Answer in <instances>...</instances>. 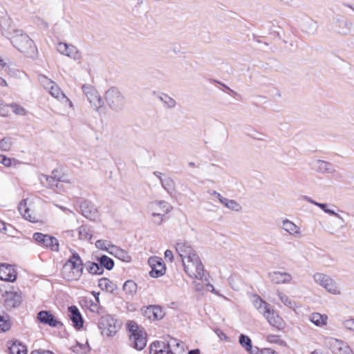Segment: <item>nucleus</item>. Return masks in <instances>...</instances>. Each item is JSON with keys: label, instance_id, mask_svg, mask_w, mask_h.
I'll return each mask as SVG.
<instances>
[{"label": "nucleus", "instance_id": "1", "mask_svg": "<svg viewBox=\"0 0 354 354\" xmlns=\"http://www.w3.org/2000/svg\"><path fill=\"white\" fill-rule=\"evenodd\" d=\"M176 249L182 259L186 274L194 280L205 279L204 266L196 251L185 243H177Z\"/></svg>", "mask_w": 354, "mask_h": 354}, {"label": "nucleus", "instance_id": "2", "mask_svg": "<svg viewBox=\"0 0 354 354\" xmlns=\"http://www.w3.org/2000/svg\"><path fill=\"white\" fill-rule=\"evenodd\" d=\"M253 305L272 327L277 330H283L286 328V323L279 313L259 296L254 297Z\"/></svg>", "mask_w": 354, "mask_h": 354}, {"label": "nucleus", "instance_id": "3", "mask_svg": "<svg viewBox=\"0 0 354 354\" xmlns=\"http://www.w3.org/2000/svg\"><path fill=\"white\" fill-rule=\"evenodd\" d=\"M83 271V261L80 255L74 252L64 264L61 275L66 281H75L81 278Z\"/></svg>", "mask_w": 354, "mask_h": 354}, {"label": "nucleus", "instance_id": "4", "mask_svg": "<svg viewBox=\"0 0 354 354\" xmlns=\"http://www.w3.org/2000/svg\"><path fill=\"white\" fill-rule=\"evenodd\" d=\"M127 329L130 333V339L134 347L138 350H142L147 345V334L135 321L127 322Z\"/></svg>", "mask_w": 354, "mask_h": 354}, {"label": "nucleus", "instance_id": "5", "mask_svg": "<svg viewBox=\"0 0 354 354\" xmlns=\"http://www.w3.org/2000/svg\"><path fill=\"white\" fill-rule=\"evenodd\" d=\"M98 328L102 336L114 337L120 329L118 321L110 315L102 316L98 322Z\"/></svg>", "mask_w": 354, "mask_h": 354}, {"label": "nucleus", "instance_id": "6", "mask_svg": "<svg viewBox=\"0 0 354 354\" xmlns=\"http://www.w3.org/2000/svg\"><path fill=\"white\" fill-rule=\"evenodd\" d=\"M34 203L33 198L24 199L19 205V211L25 219L32 223H38L42 216L35 211Z\"/></svg>", "mask_w": 354, "mask_h": 354}, {"label": "nucleus", "instance_id": "7", "mask_svg": "<svg viewBox=\"0 0 354 354\" xmlns=\"http://www.w3.org/2000/svg\"><path fill=\"white\" fill-rule=\"evenodd\" d=\"M32 239L40 246L53 252H58L59 249V243L58 240L50 235L44 234L40 232L33 234Z\"/></svg>", "mask_w": 354, "mask_h": 354}, {"label": "nucleus", "instance_id": "8", "mask_svg": "<svg viewBox=\"0 0 354 354\" xmlns=\"http://www.w3.org/2000/svg\"><path fill=\"white\" fill-rule=\"evenodd\" d=\"M171 209V206L165 201H158L152 203L151 205V212L153 221L157 224H160L164 220V217Z\"/></svg>", "mask_w": 354, "mask_h": 354}, {"label": "nucleus", "instance_id": "9", "mask_svg": "<svg viewBox=\"0 0 354 354\" xmlns=\"http://www.w3.org/2000/svg\"><path fill=\"white\" fill-rule=\"evenodd\" d=\"M12 44L15 48L24 53L32 52L35 49L33 40L26 35H20L15 37Z\"/></svg>", "mask_w": 354, "mask_h": 354}, {"label": "nucleus", "instance_id": "10", "mask_svg": "<svg viewBox=\"0 0 354 354\" xmlns=\"http://www.w3.org/2000/svg\"><path fill=\"white\" fill-rule=\"evenodd\" d=\"M148 263L151 268L149 274L152 277H159L166 272V266L162 259L158 257H151L149 259Z\"/></svg>", "mask_w": 354, "mask_h": 354}, {"label": "nucleus", "instance_id": "11", "mask_svg": "<svg viewBox=\"0 0 354 354\" xmlns=\"http://www.w3.org/2000/svg\"><path fill=\"white\" fill-rule=\"evenodd\" d=\"M37 319L40 323L48 325L50 327L62 326V322H59L50 311L48 310H41L39 312L37 315Z\"/></svg>", "mask_w": 354, "mask_h": 354}, {"label": "nucleus", "instance_id": "12", "mask_svg": "<svg viewBox=\"0 0 354 354\" xmlns=\"http://www.w3.org/2000/svg\"><path fill=\"white\" fill-rule=\"evenodd\" d=\"M17 272L10 264L0 263V279L5 281L14 282L17 279Z\"/></svg>", "mask_w": 354, "mask_h": 354}, {"label": "nucleus", "instance_id": "13", "mask_svg": "<svg viewBox=\"0 0 354 354\" xmlns=\"http://www.w3.org/2000/svg\"><path fill=\"white\" fill-rule=\"evenodd\" d=\"M149 354H174V353L168 342L156 340L150 344Z\"/></svg>", "mask_w": 354, "mask_h": 354}, {"label": "nucleus", "instance_id": "14", "mask_svg": "<svg viewBox=\"0 0 354 354\" xmlns=\"http://www.w3.org/2000/svg\"><path fill=\"white\" fill-rule=\"evenodd\" d=\"M143 315L150 321H157L164 317L165 312L159 306H149L144 310Z\"/></svg>", "mask_w": 354, "mask_h": 354}, {"label": "nucleus", "instance_id": "15", "mask_svg": "<svg viewBox=\"0 0 354 354\" xmlns=\"http://www.w3.org/2000/svg\"><path fill=\"white\" fill-rule=\"evenodd\" d=\"M41 82L44 88L49 91L50 94L53 97L59 100L66 98L64 93L54 82L46 77H44L41 80Z\"/></svg>", "mask_w": 354, "mask_h": 354}, {"label": "nucleus", "instance_id": "16", "mask_svg": "<svg viewBox=\"0 0 354 354\" xmlns=\"http://www.w3.org/2000/svg\"><path fill=\"white\" fill-rule=\"evenodd\" d=\"M68 316L73 322V326L77 329H80L83 327L84 321L82 315L75 306H71L68 308Z\"/></svg>", "mask_w": 354, "mask_h": 354}, {"label": "nucleus", "instance_id": "17", "mask_svg": "<svg viewBox=\"0 0 354 354\" xmlns=\"http://www.w3.org/2000/svg\"><path fill=\"white\" fill-rule=\"evenodd\" d=\"M105 100L110 104L118 105L122 103L123 97L117 88H111L105 93Z\"/></svg>", "mask_w": 354, "mask_h": 354}, {"label": "nucleus", "instance_id": "18", "mask_svg": "<svg viewBox=\"0 0 354 354\" xmlns=\"http://www.w3.org/2000/svg\"><path fill=\"white\" fill-rule=\"evenodd\" d=\"M9 354H27L28 350L25 344L18 340H10L8 343Z\"/></svg>", "mask_w": 354, "mask_h": 354}, {"label": "nucleus", "instance_id": "19", "mask_svg": "<svg viewBox=\"0 0 354 354\" xmlns=\"http://www.w3.org/2000/svg\"><path fill=\"white\" fill-rule=\"evenodd\" d=\"M57 50L62 54L68 57L75 58L77 50L73 45H68L64 42H59L57 46Z\"/></svg>", "mask_w": 354, "mask_h": 354}, {"label": "nucleus", "instance_id": "20", "mask_svg": "<svg viewBox=\"0 0 354 354\" xmlns=\"http://www.w3.org/2000/svg\"><path fill=\"white\" fill-rule=\"evenodd\" d=\"M50 178L57 182H64L66 183H71V179L62 167H57L55 169L52 171Z\"/></svg>", "mask_w": 354, "mask_h": 354}, {"label": "nucleus", "instance_id": "21", "mask_svg": "<svg viewBox=\"0 0 354 354\" xmlns=\"http://www.w3.org/2000/svg\"><path fill=\"white\" fill-rule=\"evenodd\" d=\"M272 281L275 283H287L290 282L292 277L286 272H274L270 274Z\"/></svg>", "mask_w": 354, "mask_h": 354}, {"label": "nucleus", "instance_id": "22", "mask_svg": "<svg viewBox=\"0 0 354 354\" xmlns=\"http://www.w3.org/2000/svg\"><path fill=\"white\" fill-rule=\"evenodd\" d=\"M310 320L315 325L323 327L327 324L328 316L319 313H313L310 316Z\"/></svg>", "mask_w": 354, "mask_h": 354}, {"label": "nucleus", "instance_id": "23", "mask_svg": "<svg viewBox=\"0 0 354 354\" xmlns=\"http://www.w3.org/2000/svg\"><path fill=\"white\" fill-rule=\"evenodd\" d=\"M348 347L343 342L335 339L333 344V352L335 354H346Z\"/></svg>", "mask_w": 354, "mask_h": 354}, {"label": "nucleus", "instance_id": "24", "mask_svg": "<svg viewBox=\"0 0 354 354\" xmlns=\"http://www.w3.org/2000/svg\"><path fill=\"white\" fill-rule=\"evenodd\" d=\"M98 286L107 292H112L114 290V284L107 278H102L99 280Z\"/></svg>", "mask_w": 354, "mask_h": 354}, {"label": "nucleus", "instance_id": "25", "mask_svg": "<svg viewBox=\"0 0 354 354\" xmlns=\"http://www.w3.org/2000/svg\"><path fill=\"white\" fill-rule=\"evenodd\" d=\"M12 326V322L7 316L0 315V333L8 331Z\"/></svg>", "mask_w": 354, "mask_h": 354}, {"label": "nucleus", "instance_id": "26", "mask_svg": "<svg viewBox=\"0 0 354 354\" xmlns=\"http://www.w3.org/2000/svg\"><path fill=\"white\" fill-rule=\"evenodd\" d=\"M10 110L17 115L25 116L28 113V111L24 106L17 103L10 104Z\"/></svg>", "mask_w": 354, "mask_h": 354}, {"label": "nucleus", "instance_id": "27", "mask_svg": "<svg viewBox=\"0 0 354 354\" xmlns=\"http://www.w3.org/2000/svg\"><path fill=\"white\" fill-rule=\"evenodd\" d=\"M328 292L337 295L340 293L339 288L333 279L330 278L327 283L323 286Z\"/></svg>", "mask_w": 354, "mask_h": 354}, {"label": "nucleus", "instance_id": "28", "mask_svg": "<svg viewBox=\"0 0 354 354\" xmlns=\"http://www.w3.org/2000/svg\"><path fill=\"white\" fill-rule=\"evenodd\" d=\"M87 97L91 104H92L95 109H98L102 104L101 98L97 96L95 92H91L87 94Z\"/></svg>", "mask_w": 354, "mask_h": 354}, {"label": "nucleus", "instance_id": "29", "mask_svg": "<svg viewBox=\"0 0 354 354\" xmlns=\"http://www.w3.org/2000/svg\"><path fill=\"white\" fill-rule=\"evenodd\" d=\"M240 344L248 351L251 352L252 344L250 338L245 335L241 334L239 337Z\"/></svg>", "mask_w": 354, "mask_h": 354}, {"label": "nucleus", "instance_id": "30", "mask_svg": "<svg viewBox=\"0 0 354 354\" xmlns=\"http://www.w3.org/2000/svg\"><path fill=\"white\" fill-rule=\"evenodd\" d=\"M283 227V229L290 234H296L299 232V228L290 221H285Z\"/></svg>", "mask_w": 354, "mask_h": 354}, {"label": "nucleus", "instance_id": "31", "mask_svg": "<svg viewBox=\"0 0 354 354\" xmlns=\"http://www.w3.org/2000/svg\"><path fill=\"white\" fill-rule=\"evenodd\" d=\"M79 239L84 241H89L92 238V234L90 233L89 230L85 226L79 227Z\"/></svg>", "mask_w": 354, "mask_h": 354}, {"label": "nucleus", "instance_id": "32", "mask_svg": "<svg viewBox=\"0 0 354 354\" xmlns=\"http://www.w3.org/2000/svg\"><path fill=\"white\" fill-rule=\"evenodd\" d=\"M266 339L270 343L277 344L281 346H286V342L282 339L280 335H268L266 337Z\"/></svg>", "mask_w": 354, "mask_h": 354}, {"label": "nucleus", "instance_id": "33", "mask_svg": "<svg viewBox=\"0 0 354 354\" xmlns=\"http://www.w3.org/2000/svg\"><path fill=\"white\" fill-rule=\"evenodd\" d=\"M10 115V104H6L0 100V117L8 118Z\"/></svg>", "mask_w": 354, "mask_h": 354}, {"label": "nucleus", "instance_id": "34", "mask_svg": "<svg viewBox=\"0 0 354 354\" xmlns=\"http://www.w3.org/2000/svg\"><path fill=\"white\" fill-rule=\"evenodd\" d=\"M12 146V142L10 138H3L0 140V149L3 151H9Z\"/></svg>", "mask_w": 354, "mask_h": 354}, {"label": "nucleus", "instance_id": "35", "mask_svg": "<svg viewBox=\"0 0 354 354\" xmlns=\"http://www.w3.org/2000/svg\"><path fill=\"white\" fill-rule=\"evenodd\" d=\"M100 264L107 270H111L113 268V261L107 256L103 255L100 259Z\"/></svg>", "mask_w": 354, "mask_h": 354}, {"label": "nucleus", "instance_id": "36", "mask_svg": "<svg viewBox=\"0 0 354 354\" xmlns=\"http://www.w3.org/2000/svg\"><path fill=\"white\" fill-rule=\"evenodd\" d=\"M88 272L92 274H100L103 272L102 267L100 266L97 263H91L88 266Z\"/></svg>", "mask_w": 354, "mask_h": 354}, {"label": "nucleus", "instance_id": "37", "mask_svg": "<svg viewBox=\"0 0 354 354\" xmlns=\"http://www.w3.org/2000/svg\"><path fill=\"white\" fill-rule=\"evenodd\" d=\"M313 277L315 281L322 286H324V283H327L329 279L330 278V277L322 273H317L314 275Z\"/></svg>", "mask_w": 354, "mask_h": 354}, {"label": "nucleus", "instance_id": "38", "mask_svg": "<svg viewBox=\"0 0 354 354\" xmlns=\"http://www.w3.org/2000/svg\"><path fill=\"white\" fill-rule=\"evenodd\" d=\"M123 289L124 291L128 292L129 293H133L136 291L137 285L133 281L128 280L124 283Z\"/></svg>", "mask_w": 354, "mask_h": 354}, {"label": "nucleus", "instance_id": "39", "mask_svg": "<svg viewBox=\"0 0 354 354\" xmlns=\"http://www.w3.org/2000/svg\"><path fill=\"white\" fill-rule=\"evenodd\" d=\"M278 296L281 301L286 306L292 307L295 305V302L292 301L286 295L279 292Z\"/></svg>", "mask_w": 354, "mask_h": 354}, {"label": "nucleus", "instance_id": "40", "mask_svg": "<svg viewBox=\"0 0 354 354\" xmlns=\"http://www.w3.org/2000/svg\"><path fill=\"white\" fill-rule=\"evenodd\" d=\"M13 162H15V159H12L4 155L0 154V162L4 166L7 167H10Z\"/></svg>", "mask_w": 354, "mask_h": 354}, {"label": "nucleus", "instance_id": "41", "mask_svg": "<svg viewBox=\"0 0 354 354\" xmlns=\"http://www.w3.org/2000/svg\"><path fill=\"white\" fill-rule=\"evenodd\" d=\"M118 258L122 259L124 261L129 262L131 261V257L129 255V254L122 250H120L118 252Z\"/></svg>", "mask_w": 354, "mask_h": 354}, {"label": "nucleus", "instance_id": "42", "mask_svg": "<svg viewBox=\"0 0 354 354\" xmlns=\"http://www.w3.org/2000/svg\"><path fill=\"white\" fill-rule=\"evenodd\" d=\"M227 207L230 208L234 210L238 211L240 208L239 205L233 200H229L225 205Z\"/></svg>", "mask_w": 354, "mask_h": 354}, {"label": "nucleus", "instance_id": "43", "mask_svg": "<svg viewBox=\"0 0 354 354\" xmlns=\"http://www.w3.org/2000/svg\"><path fill=\"white\" fill-rule=\"evenodd\" d=\"M30 354H55L53 351L44 349H36L31 351Z\"/></svg>", "mask_w": 354, "mask_h": 354}, {"label": "nucleus", "instance_id": "44", "mask_svg": "<svg viewBox=\"0 0 354 354\" xmlns=\"http://www.w3.org/2000/svg\"><path fill=\"white\" fill-rule=\"evenodd\" d=\"M345 326L350 329L353 330L354 329V319H347L344 322Z\"/></svg>", "mask_w": 354, "mask_h": 354}, {"label": "nucleus", "instance_id": "45", "mask_svg": "<svg viewBox=\"0 0 354 354\" xmlns=\"http://www.w3.org/2000/svg\"><path fill=\"white\" fill-rule=\"evenodd\" d=\"M165 258L167 261H169L170 262H172V261L174 259V256H173L172 252L171 250H167L165 252Z\"/></svg>", "mask_w": 354, "mask_h": 354}, {"label": "nucleus", "instance_id": "46", "mask_svg": "<svg viewBox=\"0 0 354 354\" xmlns=\"http://www.w3.org/2000/svg\"><path fill=\"white\" fill-rule=\"evenodd\" d=\"M317 205L320 207L324 211L328 212L332 215H335V213L333 210L326 209V205L324 203H317Z\"/></svg>", "mask_w": 354, "mask_h": 354}, {"label": "nucleus", "instance_id": "47", "mask_svg": "<svg viewBox=\"0 0 354 354\" xmlns=\"http://www.w3.org/2000/svg\"><path fill=\"white\" fill-rule=\"evenodd\" d=\"M256 354H277V353L270 349H263L262 351H259Z\"/></svg>", "mask_w": 354, "mask_h": 354}, {"label": "nucleus", "instance_id": "48", "mask_svg": "<svg viewBox=\"0 0 354 354\" xmlns=\"http://www.w3.org/2000/svg\"><path fill=\"white\" fill-rule=\"evenodd\" d=\"M216 195H217V197L219 199L220 202L221 203H223V205H226V203H227L229 199L222 197L219 193H216Z\"/></svg>", "mask_w": 354, "mask_h": 354}, {"label": "nucleus", "instance_id": "49", "mask_svg": "<svg viewBox=\"0 0 354 354\" xmlns=\"http://www.w3.org/2000/svg\"><path fill=\"white\" fill-rule=\"evenodd\" d=\"M0 86H8L6 81L1 77H0Z\"/></svg>", "mask_w": 354, "mask_h": 354}, {"label": "nucleus", "instance_id": "50", "mask_svg": "<svg viewBox=\"0 0 354 354\" xmlns=\"http://www.w3.org/2000/svg\"><path fill=\"white\" fill-rule=\"evenodd\" d=\"M104 244V242L102 241H97L95 243V245L97 248H103L102 245Z\"/></svg>", "mask_w": 354, "mask_h": 354}, {"label": "nucleus", "instance_id": "51", "mask_svg": "<svg viewBox=\"0 0 354 354\" xmlns=\"http://www.w3.org/2000/svg\"><path fill=\"white\" fill-rule=\"evenodd\" d=\"M187 354H201L199 349H194L188 352Z\"/></svg>", "mask_w": 354, "mask_h": 354}, {"label": "nucleus", "instance_id": "52", "mask_svg": "<svg viewBox=\"0 0 354 354\" xmlns=\"http://www.w3.org/2000/svg\"><path fill=\"white\" fill-rule=\"evenodd\" d=\"M6 66V63L4 60L0 57V68H3Z\"/></svg>", "mask_w": 354, "mask_h": 354}, {"label": "nucleus", "instance_id": "53", "mask_svg": "<svg viewBox=\"0 0 354 354\" xmlns=\"http://www.w3.org/2000/svg\"><path fill=\"white\" fill-rule=\"evenodd\" d=\"M92 294L95 297V298L96 299V301L99 302V295H100V293L99 292H95L93 291V292H92Z\"/></svg>", "mask_w": 354, "mask_h": 354}, {"label": "nucleus", "instance_id": "54", "mask_svg": "<svg viewBox=\"0 0 354 354\" xmlns=\"http://www.w3.org/2000/svg\"><path fill=\"white\" fill-rule=\"evenodd\" d=\"M81 207H82V209H83L84 205H82V206H81ZM82 212H83V214H84L86 217H87V218H91V215L90 214H87V213H86L84 209H82Z\"/></svg>", "mask_w": 354, "mask_h": 354}, {"label": "nucleus", "instance_id": "55", "mask_svg": "<svg viewBox=\"0 0 354 354\" xmlns=\"http://www.w3.org/2000/svg\"><path fill=\"white\" fill-rule=\"evenodd\" d=\"M311 354H323V353L320 350H315L311 352Z\"/></svg>", "mask_w": 354, "mask_h": 354}, {"label": "nucleus", "instance_id": "56", "mask_svg": "<svg viewBox=\"0 0 354 354\" xmlns=\"http://www.w3.org/2000/svg\"><path fill=\"white\" fill-rule=\"evenodd\" d=\"M220 337H221V339H225V340H227V337L225 335V334H224L223 333H221V335H220Z\"/></svg>", "mask_w": 354, "mask_h": 354}, {"label": "nucleus", "instance_id": "57", "mask_svg": "<svg viewBox=\"0 0 354 354\" xmlns=\"http://www.w3.org/2000/svg\"><path fill=\"white\" fill-rule=\"evenodd\" d=\"M160 174H161V172H159V174H158V176H158V178H160Z\"/></svg>", "mask_w": 354, "mask_h": 354}, {"label": "nucleus", "instance_id": "58", "mask_svg": "<svg viewBox=\"0 0 354 354\" xmlns=\"http://www.w3.org/2000/svg\"><path fill=\"white\" fill-rule=\"evenodd\" d=\"M160 174H161V172H159V174H158V176H158V178H160Z\"/></svg>", "mask_w": 354, "mask_h": 354}]
</instances>
